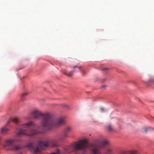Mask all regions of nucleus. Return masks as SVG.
Here are the masks:
<instances>
[{
  "label": "nucleus",
  "mask_w": 154,
  "mask_h": 154,
  "mask_svg": "<svg viewBox=\"0 0 154 154\" xmlns=\"http://www.w3.org/2000/svg\"><path fill=\"white\" fill-rule=\"evenodd\" d=\"M32 115L35 119L40 117L42 119V125L45 130L51 129L60 126L65 123L64 118H60L57 120H53L49 113L43 114L38 109L32 112Z\"/></svg>",
  "instance_id": "nucleus-1"
},
{
  "label": "nucleus",
  "mask_w": 154,
  "mask_h": 154,
  "mask_svg": "<svg viewBox=\"0 0 154 154\" xmlns=\"http://www.w3.org/2000/svg\"><path fill=\"white\" fill-rule=\"evenodd\" d=\"M18 129V132L16 134L18 137H21L23 135L33 137L45 132L44 130H42L41 128H36L34 123L32 122L20 126Z\"/></svg>",
  "instance_id": "nucleus-2"
},
{
  "label": "nucleus",
  "mask_w": 154,
  "mask_h": 154,
  "mask_svg": "<svg viewBox=\"0 0 154 154\" xmlns=\"http://www.w3.org/2000/svg\"><path fill=\"white\" fill-rule=\"evenodd\" d=\"M58 146V141L55 140H46L44 141H39L38 143L37 146L35 148L33 146L32 142H30L26 145V147L32 149L34 154H37L40 152V148L43 149L48 147H55Z\"/></svg>",
  "instance_id": "nucleus-3"
},
{
  "label": "nucleus",
  "mask_w": 154,
  "mask_h": 154,
  "mask_svg": "<svg viewBox=\"0 0 154 154\" xmlns=\"http://www.w3.org/2000/svg\"><path fill=\"white\" fill-rule=\"evenodd\" d=\"M88 148L89 145L87 140L82 139L74 143L70 146H67L65 149V151L66 153H70L73 150L75 151L81 150L85 153Z\"/></svg>",
  "instance_id": "nucleus-4"
},
{
  "label": "nucleus",
  "mask_w": 154,
  "mask_h": 154,
  "mask_svg": "<svg viewBox=\"0 0 154 154\" xmlns=\"http://www.w3.org/2000/svg\"><path fill=\"white\" fill-rule=\"evenodd\" d=\"M109 145V142L106 140L102 141L99 144L93 143L91 144L92 152L94 154H112L113 150L111 148L107 149L106 152L103 153H102L100 151V149H104Z\"/></svg>",
  "instance_id": "nucleus-5"
},
{
  "label": "nucleus",
  "mask_w": 154,
  "mask_h": 154,
  "mask_svg": "<svg viewBox=\"0 0 154 154\" xmlns=\"http://www.w3.org/2000/svg\"><path fill=\"white\" fill-rule=\"evenodd\" d=\"M14 139H8L5 140L4 146L6 147H11V148L14 144Z\"/></svg>",
  "instance_id": "nucleus-6"
},
{
  "label": "nucleus",
  "mask_w": 154,
  "mask_h": 154,
  "mask_svg": "<svg viewBox=\"0 0 154 154\" xmlns=\"http://www.w3.org/2000/svg\"><path fill=\"white\" fill-rule=\"evenodd\" d=\"M69 137L68 134L63 133L60 134L57 136V140L59 141H63Z\"/></svg>",
  "instance_id": "nucleus-7"
},
{
  "label": "nucleus",
  "mask_w": 154,
  "mask_h": 154,
  "mask_svg": "<svg viewBox=\"0 0 154 154\" xmlns=\"http://www.w3.org/2000/svg\"><path fill=\"white\" fill-rule=\"evenodd\" d=\"M74 68V69L73 70L74 72H77L79 71H81L83 75H84L85 74L84 72V69L82 67L79 66H76L73 67Z\"/></svg>",
  "instance_id": "nucleus-8"
},
{
  "label": "nucleus",
  "mask_w": 154,
  "mask_h": 154,
  "mask_svg": "<svg viewBox=\"0 0 154 154\" xmlns=\"http://www.w3.org/2000/svg\"><path fill=\"white\" fill-rule=\"evenodd\" d=\"M22 148V146L21 144H14L13 146H12L11 149L13 150L17 151L20 150Z\"/></svg>",
  "instance_id": "nucleus-9"
},
{
  "label": "nucleus",
  "mask_w": 154,
  "mask_h": 154,
  "mask_svg": "<svg viewBox=\"0 0 154 154\" xmlns=\"http://www.w3.org/2000/svg\"><path fill=\"white\" fill-rule=\"evenodd\" d=\"M19 121V119L17 118H11L9 119V121H8V123L11 122H12L14 123H17Z\"/></svg>",
  "instance_id": "nucleus-10"
},
{
  "label": "nucleus",
  "mask_w": 154,
  "mask_h": 154,
  "mask_svg": "<svg viewBox=\"0 0 154 154\" xmlns=\"http://www.w3.org/2000/svg\"><path fill=\"white\" fill-rule=\"evenodd\" d=\"M72 130V128L70 126H67L64 128L63 132L65 133L68 134V133L70 132Z\"/></svg>",
  "instance_id": "nucleus-11"
},
{
  "label": "nucleus",
  "mask_w": 154,
  "mask_h": 154,
  "mask_svg": "<svg viewBox=\"0 0 154 154\" xmlns=\"http://www.w3.org/2000/svg\"><path fill=\"white\" fill-rule=\"evenodd\" d=\"M9 131V129L6 128H3L1 129V132L4 134H7Z\"/></svg>",
  "instance_id": "nucleus-12"
},
{
  "label": "nucleus",
  "mask_w": 154,
  "mask_h": 154,
  "mask_svg": "<svg viewBox=\"0 0 154 154\" xmlns=\"http://www.w3.org/2000/svg\"><path fill=\"white\" fill-rule=\"evenodd\" d=\"M74 71L73 70L69 72H63V73L64 74L67 75L68 76L71 77L72 76L73 74Z\"/></svg>",
  "instance_id": "nucleus-13"
},
{
  "label": "nucleus",
  "mask_w": 154,
  "mask_h": 154,
  "mask_svg": "<svg viewBox=\"0 0 154 154\" xmlns=\"http://www.w3.org/2000/svg\"><path fill=\"white\" fill-rule=\"evenodd\" d=\"M108 131L110 132H112L114 131V128L111 125H109L107 126Z\"/></svg>",
  "instance_id": "nucleus-14"
},
{
  "label": "nucleus",
  "mask_w": 154,
  "mask_h": 154,
  "mask_svg": "<svg viewBox=\"0 0 154 154\" xmlns=\"http://www.w3.org/2000/svg\"><path fill=\"white\" fill-rule=\"evenodd\" d=\"M128 154H138V152L137 151L132 150L128 151Z\"/></svg>",
  "instance_id": "nucleus-15"
},
{
  "label": "nucleus",
  "mask_w": 154,
  "mask_h": 154,
  "mask_svg": "<svg viewBox=\"0 0 154 154\" xmlns=\"http://www.w3.org/2000/svg\"><path fill=\"white\" fill-rule=\"evenodd\" d=\"M61 106L68 108H69V105H68L67 104H65V103H63L61 104Z\"/></svg>",
  "instance_id": "nucleus-16"
},
{
  "label": "nucleus",
  "mask_w": 154,
  "mask_h": 154,
  "mask_svg": "<svg viewBox=\"0 0 154 154\" xmlns=\"http://www.w3.org/2000/svg\"><path fill=\"white\" fill-rule=\"evenodd\" d=\"M27 94V93H23L21 96V98L23 100H24L25 98V97L26 96Z\"/></svg>",
  "instance_id": "nucleus-17"
},
{
  "label": "nucleus",
  "mask_w": 154,
  "mask_h": 154,
  "mask_svg": "<svg viewBox=\"0 0 154 154\" xmlns=\"http://www.w3.org/2000/svg\"><path fill=\"white\" fill-rule=\"evenodd\" d=\"M150 130V128H143V131L144 132H146L148 131H149Z\"/></svg>",
  "instance_id": "nucleus-18"
},
{
  "label": "nucleus",
  "mask_w": 154,
  "mask_h": 154,
  "mask_svg": "<svg viewBox=\"0 0 154 154\" xmlns=\"http://www.w3.org/2000/svg\"><path fill=\"white\" fill-rule=\"evenodd\" d=\"M120 154H128V151H122Z\"/></svg>",
  "instance_id": "nucleus-19"
},
{
  "label": "nucleus",
  "mask_w": 154,
  "mask_h": 154,
  "mask_svg": "<svg viewBox=\"0 0 154 154\" xmlns=\"http://www.w3.org/2000/svg\"><path fill=\"white\" fill-rule=\"evenodd\" d=\"M149 81L150 83H153L154 82V79L153 78L150 79Z\"/></svg>",
  "instance_id": "nucleus-20"
},
{
  "label": "nucleus",
  "mask_w": 154,
  "mask_h": 154,
  "mask_svg": "<svg viewBox=\"0 0 154 154\" xmlns=\"http://www.w3.org/2000/svg\"><path fill=\"white\" fill-rule=\"evenodd\" d=\"M109 69L108 68H104L102 70L104 71H106L107 70H109Z\"/></svg>",
  "instance_id": "nucleus-21"
},
{
  "label": "nucleus",
  "mask_w": 154,
  "mask_h": 154,
  "mask_svg": "<svg viewBox=\"0 0 154 154\" xmlns=\"http://www.w3.org/2000/svg\"><path fill=\"white\" fill-rule=\"evenodd\" d=\"M106 86V85H104L101 86V88H105Z\"/></svg>",
  "instance_id": "nucleus-22"
},
{
  "label": "nucleus",
  "mask_w": 154,
  "mask_h": 154,
  "mask_svg": "<svg viewBox=\"0 0 154 154\" xmlns=\"http://www.w3.org/2000/svg\"><path fill=\"white\" fill-rule=\"evenodd\" d=\"M100 110L101 112H103L104 110V109L102 108H101Z\"/></svg>",
  "instance_id": "nucleus-23"
}]
</instances>
